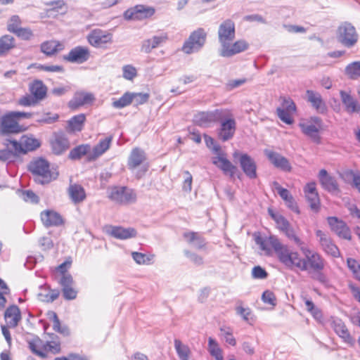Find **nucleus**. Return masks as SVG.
<instances>
[{
	"label": "nucleus",
	"instance_id": "nucleus-1",
	"mask_svg": "<svg viewBox=\"0 0 360 360\" xmlns=\"http://www.w3.org/2000/svg\"><path fill=\"white\" fill-rule=\"evenodd\" d=\"M300 252L290 250L284 266L288 269L300 271L321 272L326 266L324 258L316 250L311 249L305 243L299 245Z\"/></svg>",
	"mask_w": 360,
	"mask_h": 360
},
{
	"label": "nucleus",
	"instance_id": "nucleus-2",
	"mask_svg": "<svg viewBox=\"0 0 360 360\" xmlns=\"http://www.w3.org/2000/svg\"><path fill=\"white\" fill-rule=\"evenodd\" d=\"M28 169L33 175L34 181L42 185L49 184L58 176V172L44 158H34L30 162Z\"/></svg>",
	"mask_w": 360,
	"mask_h": 360
},
{
	"label": "nucleus",
	"instance_id": "nucleus-3",
	"mask_svg": "<svg viewBox=\"0 0 360 360\" xmlns=\"http://www.w3.org/2000/svg\"><path fill=\"white\" fill-rule=\"evenodd\" d=\"M32 112L10 111L5 113L0 119V134H18L25 131L27 128L20 124L21 119H29L32 117Z\"/></svg>",
	"mask_w": 360,
	"mask_h": 360
},
{
	"label": "nucleus",
	"instance_id": "nucleus-4",
	"mask_svg": "<svg viewBox=\"0 0 360 360\" xmlns=\"http://www.w3.org/2000/svg\"><path fill=\"white\" fill-rule=\"evenodd\" d=\"M255 243L268 256L271 255L274 250L279 262L284 265L290 249L287 245L283 244L276 236L262 238L259 236L255 238Z\"/></svg>",
	"mask_w": 360,
	"mask_h": 360
},
{
	"label": "nucleus",
	"instance_id": "nucleus-5",
	"mask_svg": "<svg viewBox=\"0 0 360 360\" xmlns=\"http://www.w3.org/2000/svg\"><path fill=\"white\" fill-rule=\"evenodd\" d=\"M8 143L15 149V153L20 155H25L40 148L41 141L32 134H25L20 136L19 141L8 139Z\"/></svg>",
	"mask_w": 360,
	"mask_h": 360
},
{
	"label": "nucleus",
	"instance_id": "nucleus-6",
	"mask_svg": "<svg viewBox=\"0 0 360 360\" xmlns=\"http://www.w3.org/2000/svg\"><path fill=\"white\" fill-rule=\"evenodd\" d=\"M219 122H220V126L217 132L218 139L222 141L231 139L236 130V122L231 110L224 109Z\"/></svg>",
	"mask_w": 360,
	"mask_h": 360
},
{
	"label": "nucleus",
	"instance_id": "nucleus-7",
	"mask_svg": "<svg viewBox=\"0 0 360 360\" xmlns=\"http://www.w3.org/2000/svg\"><path fill=\"white\" fill-rule=\"evenodd\" d=\"M207 33L202 27H198L193 31L188 38L184 41L181 51L186 54L198 51L206 43Z\"/></svg>",
	"mask_w": 360,
	"mask_h": 360
},
{
	"label": "nucleus",
	"instance_id": "nucleus-8",
	"mask_svg": "<svg viewBox=\"0 0 360 360\" xmlns=\"http://www.w3.org/2000/svg\"><path fill=\"white\" fill-rule=\"evenodd\" d=\"M87 42L96 49H107L113 43V34L106 30L95 28L86 36Z\"/></svg>",
	"mask_w": 360,
	"mask_h": 360
},
{
	"label": "nucleus",
	"instance_id": "nucleus-9",
	"mask_svg": "<svg viewBox=\"0 0 360 360\" xmlns=\"http://www.w3.org/2000/svg\"><path fill=\"white\" fill-rule=\"evenodd\" d=\"M108 198L117 204L127 205L136 202V194L127 186H113L109 189Z\"/></svg>",
	"mask_w": 360,
	"mask_h": 360
},
{
	"label": "nucleus",
	"instance_id": "nucleus-10",
	"mask_svg": "<svg viewBox=\"0 0 360 360\" xmlns=\"http://www.w3.org/2000/svg\"><path fill=\"white\" fill-rule=\"evenodd\" d=\"M302 133L309 136L314 142L321 143V136L319 133L322 129V120L318 117H311L303 119L299 123Z\"/></svg>",
	"mask_w": 360,
	"mask_h": 360
},
{
	"label": "nucleus",
	"instance_id": "nucleus-11",
	"mask_svg": "<svg viewBox=\"0 0 360 360\" xmlns=\"http://www.w3.org/2000/svg\"><path fill=\"white\" fill-rule=\"evenodd\" d=\"M155 13L154 7L139 4L125 11L124 18L127 20H143L150 18Z\"/></svg>",
	"mask_w": 360,
	"mask_h": 360
},
{
	"label": "nucleus",
	"instance_id": "nucleus-12",
	"mask_svg": "<svg viewBox=\"0 0 360 360\" xmlns=\"http://www.w3.org/2000/svg\"><path fill=\"white\" fill-rule=\"evenodd\" d=\"M281 107L278 108L277 115L281 121L288 124L294 122L293 115L296 112V105L294 101L289 97H281Z\"/></svg>",
	"mask_w": 360,
	"mask_h": 360
},
{
	"label": "nucleus",
	"instance_id": "nucleus-13",
	"mask_svg": "<svg viewBox=\"0 0 360 360\" xmlns=\"http://www.w3.org/2000/svg\"><path fill=\"white\" fill-rule=\"evenodd\" d=\"M218 40L221 44V49L233 42L236 37V25L231 19L224 20L218 28Z\"/></svg>",
	"mask_w": 360,
	"mask_h": 360
},
{
	"label": "nucleus",
	"instance_id": "nucleus-14",
	"mask_svg": "<svg viewBox=\"0 0 360 360\" xmlns=\"http://www.w3.org/2000/svg\"><path fill=\"white\" fill-rule=\"evenodd\" d=\"M90 57L91 51L89 47L76 46L63 56V60L71 63L82 64L88 61Z\"/></svg>",
	"mask_w": 360,
	"mask_h": 360
},
{
	"label": "nucleus",
	"instance_id": "nucleus-15",
	"mask_svg": "<svg viewBox=\"0 0 360 360\" xmlns=\"http://www.w3.org/2000/svg\"><path fill=\"white\" fill-rule=\"evenodd\" d=\"M233 157L234 158H239L240 166L248 177L251 179H255L257 177V164L249 155L235 151L233 153Z\"/></svg>",
	"mask_w": 360,
	"mask_h": 360
},
{
	"label": "nucleus",
	"instance_id": "nucleus-16",
	"mask_svg": "<svg viewBox=\"0 0 360 360\" xmlns=\"http://www.w3.org/2000/svg\"><path fill=\"white\" fill-rule=\"evenodd\" d=\"M215 150L217 155L212 158V163L222 170L225 174L229 175L231 178H233L238 172V168L227 159L226 155L221 151L219 147Z\"/></svg>",
	"mask_w": 360,
	"mask_h": 360
},
{
	"label": "nucleus",
	"instance_id": "nucleus-17",
	"mask_svg": "<svg viewBox=\"0 0 360 360\" xmlns=\"http://www.w3.org/2000/svg\"><path fill=\"white\" fill-rule=\"evenodd\" d=\"M316 236L319 238V244L326 254L335 258L341 256L338 247L326 233L321 230H316Z\"/></svg>",
	"mask_w": 360,
	"mask_h": 360
},
{
	"label": "nucleus",
	"instance_id": "nucleus-18",
	"mask_svg": "<svg viewBox=\"0 0 360 360\" xmlns=\"http://www.w3.org/2000/svg\"><path fill=\"white\" fill-rule=\"evenodd\" d=\"M223 110V108H221L213 111L198 112L194 115L193 122L198 126L208 127L212 123L219 121Z\"/></svg>",
	"mask_w": 360,
	"mask_h": 360
},
{
	"label": "nucleus",
	"instance_id": "nucleus-19",
	"mask_svg": "<svg viewBox=\"0 0 360 360\" xmlns=\"http://www.w3.org/2000/svg\"><path fill=\"white\" fill-rule=\"evenodd\" d=\"M327 221L330 230L339 238L347 240H352L350 229L344 221L339 219L336 217H328Z\"/></svg>",
	"mask_w": 360,
	"mask_h": 360
},
{
	"label": "nucleus",
	"instance_id": "nucleus-20",
	"mask_svg": "<svg viewBox=\"0 0 360 360\" xmlns=\"http://www.w3.org/2000/svg\"><path fill=\"white\" fill-rule=\"evenodd\" d=\"M339 40L345 46H352L357 41L355 28L349 23H344L338 28Z\"/></svg>",
	"mask_w": 360,
	"mask_h": 360
},
{
	"label": "nucleus",
	"instance_id": "nucleus-21",
	"mask_svg": "<svg viewBox=\"0 0 360 360\" xmlns=\"http://www.w3.org/2000/svg\"><path fill=\"white\" fill-rule=\"evenodd\" d=\"M304 196L309 204L310 208L317 212L321 206L320 198L314 181L307 183L303 188Z\"/></svg>",
	"mask_w": 360,
	"mask_h": 360
},
{
	"label": "nucleus",
	"instance_id": "nucleus-22",
	"mask_svg": "<svg viewBox=\"0 0 360 360\" xmlns=\"http://www.w3.org/2000/svg\"><path fill=\"white\" fill-rule=\"evenodd\" d=\"M44 17L56 18L60 15H64L68 11V4L65 0H54L45 4Z\"/></svg>",
	"mask_w": 360,
	"mask_h": 360
},
{
	"label": "nucleus",
	"instance_id": "nucleus-23",
	"mask_svg": "<svg viewBox=\"0 0 360 360\" xmlns=\"http://www.w3.org/2000/svg\"><path fill=\"white\" fill-rule=\"evenodd\" d=\"M249 48V43L245 39H238L233 43L229 42L221 49L220 54L224 57H231L241 52L245 51Z\"/></svg>",
	"mask_w": 360,
	"mask_h": 360
},
{
	"label": "nucleus",
	"instance_id": "nucleus-24",
	"mask_svg": "<svg viewBox=\"0 0 360 360\" xmlns=\"http://www.w3.org/2000/svg\"><path fill=\"white\" fill-rule=\"evenodd\" d=\"M113 140V136L110 135L99 140L98 143L94 146L92 150L88 154L87 160L94 161L108 151Z\"/></svg>",
	"mask_w": 360,
	"mask_h": 360
},
{
	"label": "nucleus",
	"instance_id": "nucleus-25",
	"mask_svg": "<svg viewBox=\"0 0 360 360\" xmlns=\"http://www.w3.org/2000/svg\"><path fill=\"white\" fill-rule=\"evenodd\" d=\"M264 153L270 162L276 168L285 172H290L292 167L288 160L280 153L271 150H265Z\"/></svg>",
	"mask_w": 360,
	"mask_h": 360
},
{
	"label": "nucleus",
	"instance_id": "nucleus-26",
	"mask_svg": "<svg viewBox=\"0 0 360 360\" xmlns=\"http://www.w3.org/2000/svg\"><path fill=\"white\" fill-rule=\"evenodd\" d=\"M95 100L93 94L84 91L76 92L73 98L68 102V107L72 110H75L80 107L92 103Z\"/></svg>",
	"mask_w": 360,
	"mask_h": 360
},
{
	"label": "nucleus",
	"instance_id": "nucleus-27",
	"mask_svg": "<svg viewBox=\"0 0 360 360\" xmlns=\"http://www.w3.org/2000/svg\"><path fill=\"white\" fill-rule=\"evenodd\" d=\"M59 283L62 286L63 295L65 300H72L77 297L78 290L75 287L74 281L71 275L61 277Z\"/></svg>",
	"mask_w": 360,
	"mask_h": 360
},
{
	"label": "nucleus",
	"instance_id": "nucleus-28",
	"mask_svg": "<svg viewBox=\"0 0 360 360\" xmlns=\"http://www.w3.org/2000/svg\"><path fill=\"white\" fill-rule=\"evenodd\" d=\"M318 178L323 189L331 193H338L340 191L337 180L335 177L328 174L325 169H322L319 171Z\"/></svg>",
	"mask_w": 360,
	"mask_h": 360
},
{
	"label": "nucleus",
	"instance_id": "nucleus-29",
	"mask_svg": "<svg viewBox=\"0 0 360 360\" xmlns=\"http://www.w3.org/2000/svg\"><path fill=\"white\" fill-rule=\"evenodd\" d=\"M4 320L6 325L11 328L17 327L21 321L22 315L19 307L15 305H10L4 312Z\"/></svg>",
	"mask_w": 360,
	"mask_h": 360
},
{
	"label": "nucleus",
	"instance_id": "nucleus-30",
	"mask_svg": "<svg viewBox=\"0 0 360 360\" xmlns=\"http://www.w3.org/2000/svg\"><path fill=\"white\" fill-rule=\"evenodd\" d=\"M64 49V43L56 39L46 40L40 45L41 51L47 56H56Z\"/></svg>",
	"mask_w": 360,
	"mask_h": 360
},
{
	"label": "nucleus",
	"instance_id": "nucleus-31",
	"mask_svg": "<svg viewBox=\"0 0 360 360\" xmlns=\"http://www.w3.org/2000/svg\"><path fill=\"white\" fill-rule=\"evenodd\" d=\"M40 217L46 227L58 226L64 224L62 216L53 210H44L41 212Z\"/></svg>",
	"mask_w": 360,
	"mask_h": 360
},
{
	"label": "nucleus",
	"instance_id": "nucleus-32",
	"mask_svg": "<svg viewBox=\"0 0 360 360\" xmlns=\"http://www.w3.org/2000/svg\"><path fill=\"white\" fill-rule=\"evenodd\" d=\"M275 188L280 197L284 200L286 206L295 213L299 214L300 210L297 205V203L295 200L292 195L290 194L288 190L281 187L278 183L274 182Z\"/></svg>",
	"mask_w": 360,
	"mask_h": 360
},
{
	"label": "nucleus",
	"instance_id": "nucleus-33",
	"mask_svg": "<svg viewBox=\"0 0 360 360\" xmlns=\"http://www.w3.org/2000/svg\"><path fill=\"white\" fill-rule=\"evenodd\" d=\"M51 147L55 155H60L66 151L70 147L68 138L63 134H55L51 139Z\"/></svg>",
	"mask_w": 360,
	"mask_h": 360
},
{
	"label": "nucleus",
	"instance_id": "nucleus-34",
	"mask_svg": "<svg viewBox=\"0 0 360 360\" xmlns=\"http://www.w3.org/2000/svg\"><path fill=\"white\" fill-rule=\"evenodd\" d=\"M168 37L166 33H163L158 36H153L152 38L146 39L142 42L141 51L148 53L151 52L153 49L165 43Z\"/></svg>",
	"mask_w": 360,
	"mask_h": 360
},
{
	"label": "nucleus",
	"instance_id": "nucleus-35",
	"mask_svg": "<svg viewBox=\"0 0 360 360\" xmlns=\"http://www.w3.org/2000/svg\"><path fill=\"white\" fill-rule=\"evenodd\" d=\"M340 95L345 110L347 112L352 114L360 112V104L356 99L351 96L349 92L340 91Z\"/></svg>",
	"mask_w": 360,
	"mask_h": 360
},
{
	"label": "nucleus",
	"instance_id": "nucleus-36",
	"mask_svg": "<svg viewBox=\"0 0 360 360\" xmlns=\"http://www.w3.org/2000/svg\"><path fill=\"white\" fill-rule=\"evenodd\" d=\"M47 90V86L41 80H34L29 85L30 93L39 103L46 97Z\"/></svg>",
	"mask_w": 360,
	"mask_h": 360
},
{
	"label": "nucleus",
	"instance_id": "nucleus-37",
	"mask_svg": "<svg viewBox=\"0 0 360 360\" xmlns=\"http://www.w3.org/2000/svg\"><path fill=\"white\" fill-rule=\"evenodd\" d=\"M146 160L145 153L143 150L135 148L131 150V153L128 160V167L130 169H134L140 166Z\"/></svg>",
	"mask_w": 360,
	"mask_h": 360
},
{
	"label": "nucleus",
	"instance_id": "nucleus-38",
	"mask_svg": "<svg viewBox=\"0 0 360 360\" xmlns=\"http://www.w3.org/2000/svg\"><path fill=\"white\" fill-rule=\"evenodd\" d=\"M136 231L134 228H124L122 226H112L110 235L115 238L126 240L134 238L136 236Z\"/></svg>",
	"mask_w": 360,
	"mask_h": 360
},
{
	"label": "nucleus",
	"instance_id": "nucleus-39",
	"mask_svg": "<svg viewBox=\"0 0 360 360\" xmlns=\"http://www.w3.org/2000/svg\"><path fill=\"white\" fill-rule=\"evenodd\" d=\"M68 194L72 201L75 204L83 202L86 198L84 188L77 184L70 185Z\"/></svg>",
	"mask_w": 360,
	"mask_h": 360
},
{
	"label": "nucleus",
	"instance_id": "nucleus-40",
	"mask_svg": "<svg viewBox=\"0 0 360 360\" xmlns=\"http://www.w3.org/2000/svg\"><path fill=\"white\" fill-rule=\"evenodd\" d=\"M16 47L15 39L8 34L0 37V56L8 54Z\"/></svg>",
	"mask_w": 360,
	"mask_h": 360
},
{
	"label": "nucleus",
	"instance_id": "nucleus-41",
	"mask_svg": "<svg viewBox=\"0 0 360 360\" xmlns=\"http://www.w3.org/2000/svg\"><path fill=\"white\" fill-rule=\"evenodd\" d=\"M29 348L31 352L39 356L41 359H46V354L45 353V342L40 339L39 337H36L31 340L29 342Z\"/></svg>",
	"mask_w": 360,
	"mask_h": 360
},
{
	"label": "nucleus",
	"instance_id": "nucleus-42",
	"mask_svg": "<svg viewBox=\"0 0 360 360\" xmlns=\"http://www.w3.org/2000/svg\"><path fill=\"white\" fill-rule=\"evenodd\" d=\"M333 328L335 333L347 343H352L353 338L349 334L348 329L341 320H336L333 322Z\"/></svg>",
	"mask_w": 360,
	"mask_h": 360
},
{
	"label": "nucleus",
	"instance_id": "nucleus-43",
	"mask_svg": "<svg viewBox=\"0 0 360 360\" xmlns=\"http://www.w3.org/2000/svg\"><path fill=\"white\" fill-rule=\"evenodd\" d=\"M307 100L316 110L320 112H323L326 110V105L323 101L321 95L311 90H307Z\"/></svg>",
	"mask_w": 360,
	"mask_h": 360
},
{
	"label": "nucleus",
	"instance_id": "nucleus-44",
	"mask_svg": "<svg viewBox=\"0 0 360 360\" xmlns=\"http://www.w3.org/2000/svg\"><path fill=\"white\" fill-rule=\"evenodd\" d=\"M86 121V116L81 113L73 116L68 122V129L71 132L81 131Z\"/></svg>",
	"mask_w": 360,
	"mask_h": 360
},
{
	"label": "nucleus",
	"instance_id": "nucleus-45",
	"mask_svg": "<svg viewBox=\"0 0 360 360\" xmlns=\"http://www.w3.org/2000/svg\"><path fill=\"white\" fill-rule=\"evenodd\" d=\"M45 353L46 354V359L49 358V355H56L61 352V342L59 338L56 336L50 341L45 342Z\"/></svg>",
	"mask_w": 360,
	"mask_h": 360
},
{
	"label": "nucleus",
	"instance_id": "nucleus-46",
	"mask_svg": "<svg viewBox=\"0 0 360 360\" xmlns=\"http://www.w3.org/2000/svg\"><path fill=\"white\" fill-rule=\"evenodd\" d=\"M174 348L180 360H189L191 351L187 345L184 344L180 340L174 341Z\"/></svg>",
	"mask_w": 360,
	"mask_h": 360
},
{
	"label": "nucleus",
	"instance_id": "nucleus-47",
	"mask_svg": "<svg viewBox=\"0 0 360 360\" xmlns=\"http://www.w3.org/2000/svg\"><path fill=\"white\" fill-rule=\"evenodd\" d=\"M91 146L89 144H82L79 145L72 148L68 155L70 160H76L81 159L85 155L90 153Z\"/></svg>",
	"mask_w": 360,
	"mask_h": 360
},
{
	"label": "nucleus",
	"instance_id": "nucleus-48",
	"mask_svg": "<svg viewBox=\"0 0 360 360\" xmlns=\"http://www.w3.org/2000/svg\"><path fill=\"white\" fill-rule=\"evenodd\" d=\"M207 349L215 360H224L223 351L218 342L212 338H208Z\"/></svg>",
	"mask_w": 360,
	"mask_h": 360
},
{
	"label": "nucleus",
	"instance_id": "nucleus-49",
	"mask_svg": "<svg viewBox=\"0 0 360 360\" xmlns=\"http://www.w3.org/2000/svg\"><path fill=\"white\" fill-rule=\"evenodd\" d=\"M131 257L139 265H150L153 264L154 255L144 254L139 252H132Z\"/></svg>",
	"mask_w": 360,
	"mask_h": 360
},
{
	"label": "nucleus",
	"instance_id": "nucleus-50",
	"mask_svg": "<svg viewBox=\"0 0 360 360\" xmlns=\"http://www.w3.org/2000/svg\"><path fill=\"white\" fill-rule=\"evenodd\" d=\"M290 241L294 242L296 245H302L304 244V242L296 233L295 230L291 226L290 223L285 226L283 230L281 231Z\"/></svg>",
	"mask_w": 360,
	"mask_h": 360
},
{
	"label": "nucleus",
	"instance_id": "nucleus-51",
	"mask_svg": "<svg viewBox=\"0 0 360 360\" xmlns=\"http://www.w3.org/2000/svg\"><path fill=\"white\" fill-rule=\"evenodd\" d=\"M345 75L351 79L360 77V61H355L347 65L345 70Z\"/></svg>",
	"mask_w": 360,
	"mask_h": 360
},
{
	"label": "nucleus",
	"instance_id": "nucleus-52",
	"mask_svg": "<svg viewBox=\"0 0 360 360\" xmlns=\"http://www.w3.org/2000/svg\"><path fill=\"white\" fill-rule=\"evenodd\" d=\"M5 148L0 149V160L7 161L13 158L18 157V155L15 153V149L11 146L8 140L4 143Z\"/></svg>",
	"mask_w": 360,
	"mask_h": 360
},
{
	"label": "nucleus",
	"instance_id": "nucleus-53",
	"mask_svg": "<svg viewBox=\"0 0 360 360\" xmlns=\"http://www.w3.org/2000/svg\"><path fill=\"white\" fill-rule=\"evenodd\" d=\"M131 93H124L119 99L112 102V106L115 108H123L132 103Z\"/></svg>",
	"mask_w": 360,
	"mask_h": 360
},
{
	"label": "nucleus",
	"instance_id": "nucleus-54",
	"mask_svg": "<svg viewBox=\"0 0 360 360\" xmlns=\"http://www.w3.org/2000/svg\"><path fill=\"white\" fill-rule=\"evenodd\" d=\"M344 176L346 179H352V186L360 193V171L347 170L345 172Z\"/></svg>",
	"mask_w": 360,
	"mask_h": 360
},
{
	"label": "nucleus",
	"instance_id": "nucleus-55",
	"mask_svg": "<svg viewBox=\"0 0 360 360\" xmlns=\"http://www.w3.org/2000/svg\"><path fill=\"white\" fill-rule=\"evenodd\" d=\"M269 214L271 217L274 220L276 224V228L280 231L290 224L289 221L281 214H276L272 211H269Z\"/></svg>",
	"mask_w": 360,
	"mask_h": 360
},
{
	"label": "nucleus",
	"instance_id": "nucleus-56",
	"mask_svg": "<svg viewBox=\"0 0 360 360\" xmlns=\"http://www.w3.org/2000/svg\"><path fill=\"white\" fill-rule=\"evenodd\" d=\"M35 68L39 71L47 72H63L64 67L60 65H35Z\"/></svg>",
	"mask_w": 360,
	"mask_h": 360
},
{
	"label": "nucleus",
	"instance_id": "nucleus-57",
	"mask_svg": "<svg viewBox=\"0 0 360 360\" xmlns=\"http://www.w3.org/2000/svg\"><path fill=\"white\" fill-rule=\"evenodd\" d=\"M305 305L307 310L312 315L315 319L319 321L322 319L323 314L321 311L314 305L312 301L305 300Z\"/></svg>",
	"mask_w": 360,
	"mask_h": 360
},
{
	"label": "nucleus",
	"instance_id": "nucleus-58",
	"mask_svg": "<svg viewBox=\"0 0 360 360\" xmlns=\"http://www.w3.org/2000/svg\"><path fill=\"white\" fill-rule=\"evenodd\" d=\"M347 264L349 270L352 272L354 277L360 281V264L354 259L348 258Z\"/></svg>",
	"mask_w": 360,
	"mask_h": 360
},
{
	"label": "nucleus",
	"instance_id": "nucleus-59",
	"mask_svg": "<svg viewBox=\"0 0 360 360\" xmlns=\"http://www.w3.org/2000/svg\"><path fill=\"white\" fill-rule=\"evenodd\" d=\"M21 24L22 21L18 15H12L8 22L7 30L10 32L15 33L18 29L21 27Z\"/></svg>",
	"mask_w": 360,
	"mask_h": 360
},
{
	"label": "nucleus",
	"instance_id": "nucleus-60",
	"mask_svg": "<svg viewBox=\"0 0 360 360\" xmlns=\"http://www.w3.org/2000/svg\"><path fill=\"white\" fill-rule=\"evenodd\" d=\"M38 103V101L31 94H25L18 100V104L23 107L34 106Z\"/></svg>",
	"mask_w": 360,
	"mask_h": 360
},
{
	"label": "nucleus",
	"instance_id": "nucleus-61",
	"mask_svg": "<svg viewBox=\"0 0 360 360\" xmlns=\"http://www.w3.org/2000/svg\"><path fill=\"white\" fill-rule=\"evenodd\" d=\"M131 96L135 105H140L148 101L150 94L148 93H131Z\"/></svg>",
	"mask_w": 360,
	"mask_h": 360
},
{
	"label": "nucleus",
	"instance_id": "nucleus-62",
	"mask_svg": "<svg viewBox=\"0 0 360 360\" xmlns=\"http://www.w3.org/2000/svg\"><path fill=\"white\" fill-rule=\"evenodd\" d=\"M123 77L127 80L132 81L137 76V70L131 65H126L122 68Z\"/></svg>",
	"mask_w": 360,
	"mask_h": 360
},
{
	"label": "nucleus",
	"instance_id": "nucleus-63",
	"mask_svg": "<svg viewBox=\"0 0 360 360\" xmlns=\"http://www.w3.org/2000/svg\"><path fill=\"white\" fill-rule=\"evenodd\" d=\"M14 34L23 40H30L33 37V32L29 27H21Z\"/></svg>",
	"mask_w": 360,
	"mask_h": 360
},
{
	"label": "nucleus",
	"instance_id": "nucleus-64",
	"mask_svg": "<svg viewBox=\"0 0 360 360\" xmlns=\"http://www.w3.org/2000/svg\"><path fill=\"white\" fill-rule=\"evenodd\" d=\"M262 301L271 306H275L276 304V298L275 294L270 290H265L262 296Z\"/></svg>",
	"mask_w": 360,
	"mask_h": 360
}]
</instances>
